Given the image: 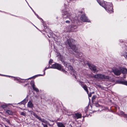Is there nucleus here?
Listing matches in <instances>:
<instances>
[{"label": "nucleus", "mask_w": 127, "mask_h": 127, "mask_svg": "<svg viewBox=\"0 0 127 127\" xmlns=\"http://www.w3.org/2000/svg\"><path fill=\"white\" fill-rule=\"evenodd\" d=\"M62 15L63 18L66 20L65 23L67 24H71V26H70V29H69V31L73 32V24L74 22V20L73 18L72 14L70 11L69 10L63 11Z\"/></svg>", "instance_id": "f257e3e1"}, {"label": "nucleus", "mask_w": 127, "mask_h": 127, "mask_svg": "<svg viewBox=\"0 0 127 127\" xmlns=\"http://www.w3.org/2000/svg\"><path fill=\"white\" fill-rule=\"evenodd\" d=\"M75 41L72 39L67 40L66 43L67 45H68L76 53L79 57H81V53L79 52V46H76L73 44Z\"/></svg>", "instance_id": "f03ea898"}, {"label": "nucleus", "mask_w": 127, "mask_h": 127, "mask_svg": "<svg viewBox=\"0 0 127 127\" xmlns=\"http://www.w3.org/2000/svg\"><path fill=\"white\" fill-rule=\"evenodd\" d=\"M100 5L104 7L108 13H111L113 12L112 10V5L111 3H107L106 1H101L100 0H97Z\"/></svg>", "instance_id": "7ed1b4c3"}, {"label": "nucleus", "mask_w": 127, "mask_h": 127, "mask_svg": "<svg viewBox=\"0 0 127 127\" xmlns=\"http://www.w3.org/2000/svg\"><path fill=\"white\" fill-rule=\"evenodd\" d=\"M51 68L56 69L59 70H61L62 71L65 73H66V71L62 68V66L61 65L57 63H55L52 65Z\"/></svg>", "instance_id": "20e7f679"}, {"label": "nucleus", "mask_w": 127, "mask_h": 127, "mask_svg": "<svg viewBox=\"0 0 127 127\" xmlns=\"http://www.w3.org/2000/svg\"><path fill=\"white\" fill-rule=\"evenodd\" d=\"M93 77L96 78H99L102 79H109V77L108 76H105L104 75L101 74H97L94 75Z\"/></svg>", "instance_id": "39448f33"}, {"label": "nucleus", "mask_w": 127, "mask_h": 127, "mask_svg": "<svg viewBox=\"0 0 127 127\" xmlns=\"http://www.w3.org/2000/svg\"><path fill=\"white\" fill-rule=\"evenodd\" d=\"M64 64L65 66H66L65 69L66 70L70 71V72H69L72 74V72L73 71L72 67L71 66L69 65L68 64H67L66 63H64Z\"/></svg>", "instance_id": "423d86ee"}, {"label": "nucleus", "mask_w": 127, "mask_h": 127, "mask_svg": "<svg viewBox=\"0 0 127 127\" xmlns=\"http://www.w3.org/2000/svg\"><path fill=\"white\" fill-rule=\"evenodd\" d=\"M80 19L82 21L84 22H90V21L88 19L85 15H82L80 18Z\"/></svg>", "instance_id": "0eeeda50"}, {"label": "nucleus", "mask_w": 127, "mask_h": 127, "mask_svg": "<svg viewBox=\"0 0 127 127\" xmlns=\"http://www.w3.org/2000/svg\"><path fill=\"white\" fill-rule=\"evenodd\" d=\"M113 72L114 74L117 76L119 75L121 73L120 71L117 69L114 70Z\"/></svg>", "instance_id": "6e6552de"}, {"label": "nucleus", "mask_w": 127, "mask_h": 127, "mask_svg": "<svg viewBox=\"0 0 127 127\" xmlns=\"http://www.w3.org/2000/svg\"><path fill=\"white\" fill-rule=\"evenodd\" d=\"M38 119L42 122L47 124L49 126H51L50 124L48 123L47 121L45 120H44V119H42L40 117H38Z\"/></svg>", "instance_id": "1a4fd4ad"}, {"label": "nucleus", "mask_w": 127, "mask_h": 127, "mask_svg": "<svg viewBox=\"0 0 127 127\" xmlns=\"http://www.w3.org/2000/svg\"><path fill=\"white\" fill-rule=\"evenodd\" d=\"M27 106L28 107L32 108L33 107V105L32 103V101H29L28 103Z\"/></svg>", "instance_id": "9d476101"}, {"label": "nucleus", "mask_w": 127, "mask_h": 127, "mask_svg": "<svg viewBox=\"0 0 127 127\" xmlns=\"http://www.w3.org/2000/svg\"><path fill=\"white\" fill-rule=\"evenodd\" d=\"M119 69L123 74L127 73V69L122 67H119Z\"/></svg>", "instance_id": "9b49d317"}, {"label": "nucleus", "mask_w": 127, "mask_h": 127, "mask_svg": "<svg viewBox=\"0 0 127 127\" xmlns=\"http://www.w3.org/2000/svg\"><path fill=\"white\" fill-rule=\"evenodd\" d=\"M74 117L75 118H76L77 119L80 118L82 117V115L80 114L75 113Z\"/></svg>", "instance_id": "f8f14e48"}, {"label": "nucleus", "mask_w": 127, "mask_h": 127, "mask_svg": "<svg viewBox=\"0 0 127 127\" xmlns=\"http://www.w3.org/2000/svg\"><path fill=\"white\" fill-rule=\"evenodd\" d=\"M91 69L94 71V72H97L96 67L94 65H92L90 67Z\"/></svg>", "instance_id": "ddd939ff"}, {"label": "nucleus", "mask_w": 127, "mask_h": 127, "mask_svg": "<svg viewBox=\"0 0 127 127\" xmlns=\"http://www.w3.org/2000/svg\"><path fill=\"white\" fill-rule=\"evenodd\" d=\"M57 124L58 127H65L64 125L61 122H57Z\"/></svg>", "instance_id": "4468645a"}, {"label": "nucleus", "mask_w": 127, "mask_h": 127, "mask_svg": "<svg viewBox=\"0 0 127 127\" xmlns=\"http://www.w3.org/2000/svg\"><path fill=\"white\" fill-rule=\"evenodd\" d=\"M32 87L33 88V89L35 91H36L37 92H38L39 91V90H38V89L35 87V85L33 84H32Z\"/></svg>", "instance_id": "2eb2a0df"}, {"label": "nucleus", "mask_w": 127, "mask_h": 127, "mask_svg": "<svg viewBox=\"0 0 127 127\" xmlns=\"http://www.w3.org/2000/svg\"><path fill=\"white\" fill-rule=\"evenodd\" d=\"M82 88L86 91L87 94H88V91L87 86L85 85H82Z\"/></svg>", "instance_id": "dca6fc26"}, {"label": "nucleus", "mask_w": 127, "mask_h": 127, "mask_svg": "<svg viewBox=\"0 0 127 127\" xmlns=\"http://www.w3.org/2000/svg\"><path fill=\"white\" fill-rule=\"evenodd\" d=\"M29 111L30 112L32 115H34V116H35L36 118L38 119V117H39L34 112L31 111Z\"/></svg>", "instance_id": "f3484780"}, {"label": "nucleus", "mask_w": 127, "mask_h": 127, "mask_svg": "<svg viewBox=\"0 0 127 127\" xmlns=\"http://www.w3.org/2000/svg\"><path fill=\"white\" fill-rule=\"evenodd\" d=\"M6 112L9 115H11L13 114V112L11 110H7Z\"/></svg>", "instance_id": "a211bd4d"}, {"label": "nucleus", "mask_w": 127, "mask_h": 127, "mask_svg": "<svg viewBox=\"0 0 127 127\" xmlns=\"http://www.w3.org/2000/svg\"><path fill=\"white\" fill-rule=\"evenodd\" d=\"M20 113L21 115L25 116H26L27 115L26 113L25 112H21Z\"/></svg>", "instance_id": "6ab92c4d"}, {"label": "nucleus", "mask_w": 127, "mask_h": 127, "mask_svg": "<svg viewBox=\"0 0 127 127\" xmlns=\"http://www.w3.org/2000/svg\"><path fill=\"white\" fill-rule=\"evenodd\" d=\"M123 55L124 57L127 59V53L126 52H124L123 53Z\"/></svg>", "instance_id": "aec40b11"}, {"label": "nucleus", "mask_w": 127, "mask_h": 127, "mask_svg": "<svg viewBox=\"0 0 127 127\" xmlns=\"http://www.w3.org/2000/svg\"><path fill=\"white\" fill-rule=\"evenodd\" d=\"M51 68V67H46L45 69H44V75H45V70H46V69H48L49 68Z\"/></svg>", "instance_id": "412c9836"}, {"label": "nucleus", "mask_w": 127, "mask_h": 127, "mask_svg": "<svg viewBox=\"0 0 127 127\" xmlns=\"http://www.w3.org/2000/svg\"><path fill=\"white\" fill-rule=\"evenodd\" d=\"M122 83L124 85H127V82L124 81L122 82Z\"/></svg>", "instance_id": "4be33fe9"}, {"label": "nucleus", "mask_w": 127, "mask_h": 127, "mask_svg": "<svg viewBox=\"0 0 127 127\" xmlns=\"http://www.w3.org/2000/svg\"><path fill=\"white\" fill-rule=\"evenodd\" d=\"M53 61V60L52 59H50L49 60V64H51L52 63V62Z\"/></svg>", "instance_id": "5701e85b"}, {"label": "nucleus", "mask_w": 127, "mask_h": 127, "mask_svg": "<svg viewBox=\"0 0 127 127\" xmlns=\"http://www.w3.org/2000/svg\"><path fill=\"white\" fill-rule=\"evenodd\" d=\"M42 125L44 127H47V126L46 125H45L42 123Z\"/></svg>", "instance_id": "b1692460"}, {"label": "nucleus", "mask_w": 127, "mask_h": 127, "mask_svg": "<svg viewBox=\"0 0 127 127\" xmlns=\"http://www.w3.org/2000/svg\"><path fill=\"white\" fill-rule=\"evenodd\" d=\"M88 96L89 97H91L92 96V94L91 93L88 94Z\"/></svg>", "instance_id": "393cba45"}, {"label": "nucleus", "mask_w": 127, "mask_h": 127, "mask_svg": "<svg viewBox=\"0 0 127 127\" xmlns=\"http://www.w3.org/2000/svg\"><path fill=\"white\" fill-rule=\"evenodd\" d=\"M7 121L8 123H9V120H7Z\"/></svg>", "instance_id": "a878e982"}, {"label": "nucleus", "mask_w": 127, "mask_h": 127, "mask_svg": "<svg viewBox=\"0 0 127 127\" xmlns=\"http://www.w3.org/2000/svg\"><path fill=\"white\" fill-rule=\"evenodd\" d=\"M15 80H18V79L17 78H15Z\"/></svg>", "instance_id": "bb28decb"}, {"label": "nucleus", "mask_w": 127, "mask_h": 127, "mask_svg": "<svg viewBox=\"0 0 127 127\" xmlns=\"http://www.w3.org/2000/svg\"><path fill=\"white\" fill-rule=\"evenodd\" d=\"M27 102V101H25V103H24V104H25Z\"/></svg>", "instance_id": "cd10ccee"}, {"label": "nucleus", "mask_w": 127, "mask_h": 127, "mask_svg": "<svg viewBox=\"0 0 127 127\" xmlns=\"http://www.w3.org/2000/svg\"><path fill=\"white\" fill-rule=\"evenodd\" d=\"M39 75V76H43V75Z\"/></svg>", "instance_id": "c85d7f7f"}, {"label": "nucleus", "mask_w": 127, "mask_h": 127, "mask_svg": "<svg viewBox=\"0 0 127 127\" xmlns=\"http://www.w3.org/2000/svg\"><path fill=\"white\" fill-rule=\"evenodd\" d=\"M92 98H94V97H92Z\"/></svg>", "instance_id": "c756f323"}, {"label": "nucleus", "mask_w": 127, "mask_h": 127, "mask_svg": "<svg viewBox=\"0 0 127 127\" xmlns=\"http://www.w3.org/2000/svg\"><path fill=\"white\" fill-rule=\"evenodd\" d=\"M92 98H94V97H92Z\"/></svg>", "instance_id": "7c9ffc66"}, {"label": "nucleus", "mask_w": 127, "mask_h": 127, "mask_svg": "<svg viewBox=\"0 0 127 127\" xmlns=\"http://www.w3.org/2000/svg\"><path fill=\"white\" fill-rule=\"evenodd\" d=\"M92 98H94V97H92Z\"/></svg>", "instance_id": "2f4dec72"}, {"label": "nucleus", "mask_w": 127, "mask_h": 127, "mask_svg": "<svg viewBox=\"0 0 127 127\" xmlns=\"http://www.w3.org/2000/svg\"><path fill=\"white\" fill-rule=\"evenodd\" d=\"M30 79V78H29L28 79Z\"/></svg>", "instance_id": "473e14b6"}, {"label": "nucleus", "mask_w": 127, "mask_h": 127, "mask_svg": "<svg viewBox=\"0 0 127 127\" xmlns=\"http://www.w3.org/2000/svg\"><path fill=\"white\" fill-rule=\"evenodd\" d=\"M52 121V122H54L53 121Z\"/></svg>", "instance_id": "72a5a7b5"}, {"label": "nucleus", "mask_w": 127, "mask_h": 127, "mask_svg": "<svg viewBox=\"0 0 127 127\" xmlns=\"http://www.w3.org/2000/svg\"><path fill=\"white\" fill-rule=\"evenodd\" d=\"M24 100H24V101H23V102H24Z\"/></svg>", "instance_id": "f704fd0d"}]
</instances>
